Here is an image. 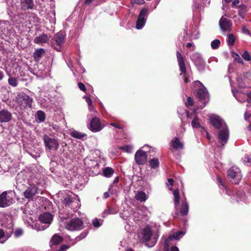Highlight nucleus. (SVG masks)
<instances>
[{"mask_svg": "<svg viewBox=\"0 0 251 251\" xmlns=\"http://www.w3.org/2000/svg\"><path fill=\"white\" fill-rule=\"evenodd\" d=\"M62 241V237L57 234H55L51 238L50 243H51V245H57L61 243Z\"/></svg>", "mask_w": 251, "mask_h": 251, "instance_id": "nucleus-26", "label": "nucleus"}, {"mask_svg": "<svg viewBox=\"0 0 251 251\" xmlns=\"http://www.w3.org/2000/svg\"><path fill=\"white\" fill-rule=\"evenodd\" d=\"M89 129L94 132L100 131L103 128V126L98 118L94 117L90 121Z\"/></svg>", "mask_w": 251, "mask_h": 251, "instance_id": "nucleus-12", "label": "nucleus"}, {"mask_svg": "<svg viewBox=\"0 0 251 251\" xmlns=\"http://www.w3.org/2000/svg\"><path fill=\"white\" fill-rule=\"evenodd\" d=\"M168 182L170 183V185L171 186H173V184H174V180L173 178H169L168 179Z\"/></svg>", "mask_w": 251, "mask_h": 251, "instance_id": "nucleus-62", "label": "nucleus"}, {"mask_svg": "<svg viewBox=\"0 0 251 251\" xmlns=\"http://www.w3.org/2000/svg\"><path fill=\"white\" fill-rule=\"evenodd\" d=\"M45 50L44 49L36 50L33 53V57L35 61L38 62L41 58L45 54Z\"/></svg>", "mask_w": 251, "mask_h": 251, "instance_id": "nucleus-22", "label": "nucleus"}, {"mask_svg": "<svg viewBox=\"0 0 251 251\" xmlns=\"http://www.w3.org/2000/svg\"><path fill=\"white\" fill-rule=\"evenodd\" d=\"M53 219V215L50 212H44L39 217V221L44 224H50Z\"/></svg>", "mask_w": 251, "mask_h": 251, "instance_id": "nucleus-18", "label": "nucleus"}, {"mask_svg": "<svg viewBox=\"0 0 251 251\" xmlns=\"http://www.w3.org/2000/svg\"><path fill=\"white\" fill-rule=\"evenodd\" d=\"M246 95L248 98L247 100L248 102L251 103V91L247 93Z\"/></svg>", "mask_w": 251, "mask_h": 251, "instance_id": "nucleus-54", "label": "nucleus"}, {"mask_svg": "<svg viewBox=\"0 0 251 251\" xmlns=\"http://www.w3.org/2000/svg\"><path fill=\"white\" fill-rule=\"evenodd\" d=\"M113 213L114 212L112 211V210L110 209L109 207L107 206V209H105L103 212V217H104L106 215Z\"/></svg>", "mask_w": 251, "mask_h": 251, "instance_id": "nucleus-45", "label": "nucleus"}, {"mask_svg": "<svg viewBox=\"0 0 251 251\" xmlns=\"http://www.w3.org/2000/svg\"><path fill=\"white\" fill-rule=\"evenodd\" d=\"M136 200L141 202H143L146 201L147 198L146 193L143 191H139L137 193L135 197Z\"/></svg>", "mask_w": 251, "mask_h": 251, "instance_id": "nucleus-28", "label": "nucleus"}, {"mask_svg": "<svg viewBox=\"0 0 251 251\" xmlns=\"http://www.w3.org/2000/svg\"><path fill=\"white\" fill-rule=\"evenodd\" d=\"M78 88L80 89V90H81L83 92H85L86 91V87L83 83H82V82L78 83Z\"/></svg>", "mask_w": 251, "mask_h": 251, "instance_id": "nucleus-50", "label": "nucleus"}, {"mask_svg": "<svg viewBox=\"0 0 251 251\" xmlns=\"http://www.w3.org/2000/svg\"><path fill=\"white\" fill-rule=\"evenodd\" d=\"M235 37L233 34H229L228 35L227 43L228 46H232L234 45L235 42Z\"/></svg>", "mask_w": 251, "mask_h": 251, "instance_id": "nucleus-31", "label": "nucleus"}, {"mask_svg": "<svg viewBox=\"0 0 251 251\" xmlns=\"http://www.w3.org/2000/svg\"><path fill=\"white\" fill-rule=\"evenodd\" d=\"M149 163L151 169H156L159 166V161L158 158H153L150 160Z\"/></svg>", "mask_w": 251, "mask_h": 251, "instance_id": "nucleus-27", "label": "nucleus"}, {"mask_svg": "<svg viewBox=\"0 0 251 251\" xmlns=\"http://www.w3.org/2000/svg\"><path fill=\"white\" fill-rule=\"evenodd\" d=\"M219 25L221 29L224 31L230 30L232 26L231 21L227 18L222 17L219 21Z\"/></svg>", "mask_w": 251, "mask_h": 251, "instance_id": "nucleus-15", "label": "nucleus"}, {"mask_svg": "<svg viewBox=\"0 0 251 251\" xmlns=\"http://www.w3.org/2000/svg\"><path fill=\"white\" fill-rule=\"evenodd\" d=\"M70 135L76 139H83L84 137H86V134L76 130H73L70 132Z\"/></svg>", "mask_w": 251, "mask_h": 251, "instance_id": "nucleus-24", "label": "nucleus"}, {"mask_svg": "<svg viewBox=\"0 0 251 251\" xmlns=\"http://www.w3.org/2000/svg\"><path fill=\"white\" fill-rule=\"evenodd\" d=\"M229 132L227 128H224L221 130L218 133V138L220 142L223 145H225L228 139Z\"/></svg>", "mask_w": 251, "mask_h": 251, "instance_id": "nucleus-14", "label": "nucleus"}, {"mask_svg": "<svg viewBox=\"0 0 251 251\" xmlns=\"http://www.w3.org/2000/svg\"><path fill=\"white\" fill-rule=\"evenodd\" d=\"M152 236V232L151 228L149 226L146 227L143 232V238L146 242V245L149 247H153L156 243V240L154 239L152 241L150 242L151 237Z\"/></svg>", "mask_w": 251, "mask_h": 251, "instance_id": "nucleus-5", "label": "nucleus"}, {"mask_svg": "<svg viewBox=\"0 0 251 251\" xmlns=\"http://www.w3.org/2000/svg\"><path fill=\"white\" fill-rule=\"evenodd\" d=\"M145 3L144 0H131V4L132 6L134 4L141 5Z\"/></svg>", "mask_w": 251, "mask_h": 251, "instance_id": "nucleus-44", "label": "nucleus"}, {"mask_svg": "<svg viewBox=\"0 0 251 251\" xmlns=\"http://www.w3.org/2000/svg\"><path fill=\"white\" fill-rule=\"evenodd\" d=\"M12 114L7 109H2L0 111V122H8L12 119Z\"/></svg>", "mask_w": 251, "mask_h": 251, "instance_id": "nucleus-16", "label": "nucleus"}, {"mask_svg": "<svg viewBox=\"0 0 251 251\" xmlns=\"http://www.w3.org/2000/svg\"><path fill=\"white\" fill-rule=\"evenodd\" d=\"M173 240L172 239V237H169L166 239L164 243V251H169V246L170 245V242Z\"/></svg>", "mask_w": 251, "mask_h": 251, "instance_id": "nucleus-35", "label": "nucleus"}, {"mask_svg": "<svg viewBox=\"0 0 251 251\" xmlns=\"http://www.w3.org/2000/svg\"><path fill=\"white\" fill-rule=\"evenodd\" d=\"M110 125H111V126H112L118 129H121L123 128V126L119 123H112Z\"/></svg>", "mask_w": 251, "mask_h": 251, "instance_id": "nucleus-51", "label": "nucleus"}, {"mask_svg": "<svg viewBox=\"0 0 251 251\" xmlns=\"http://www.w3.org/2000/svg\"><path fill=\"white\" fill-rule=\"evenodd\" d=\"M134 158L136 163L138 165H144L147 162V153L143 150H139L136 152Z\"/></svg>", "mask_w": 251, "mask_h": 251, "instance_id": "nucleus-11", "label": "nucleus"}, {"mask_svg": "<svg viewBox=\"0 0 251 251\" xmlns=\"http://www.w3.org/2000/svg\"><path fill=\"white\" fill-rule=\"evenodd\" d=\"M4 75L2 71L0 70V80H2L3 78Z\"/></svg>", "mask_w": 251, "mask_h": 251, "instance_id": "nucleus-64", "label": "nucleus"}, {"mask_svg": "<svg viewBox=\"0 0 251 251\" xmlns=\"http://www.w3.org/2000/svg\"><path fill=\"white\" fill-rule=\"evenodd\" d=\"M227 176L230 182L235 184H239L242 179L239 169L235 167H231L227 171Z\"/></svg>", "mask_w": 251, "mask_h": 251, "instance_id": "nucleus-2", "label": "nucleus"}, {"mask_svg": "<svg viewBox=\"0 0 251 251\" xmlns=\"http://www.w3.org/2000/svg\"><path fill=\"white\" fill-rule=\"evenodd\" d=\"M94 0H85L84 3L86 5L90 4Z\"/></svg>", "mask_w": 251, "mask_h": 251, "instance_id": "nucleus-61", "label": "nucleus"}, {"mask_svg": "<svg viewBox=\"0 0 251 251\" xmlns=\"http://www.w3.org/2000/svg\"><path fill=\"white\" fill-rule=\"evenodd\" d=\"M193 60L195 65L198 67H199L200 69L204 68L205 63L200 54H196L194 55Z\"/></svg>", "mask_w": 251, "mask_h": 251, "instance_id": "nucleus-19", "label": "nucleus"}, {"mask_svg": "<svg viewBox=\"0 0 251 251\" xmlns=\"http://www.w3.org/2000/svg\"><path fill=\"white\" fill-rule=\"evenodd\" d=\"M148 9L146 8H142L139 13L136 23V28L138 29H141L146 23L145 17L147 16Z\"/></svg>", "mask_w": 251, "mask_h": 251, "instance_id": "nucleus-9", "label": "nucleus"}, {"mask_svg": "<svg viewBox=\"0 0 251 251\" xmlns=\"http://www.w3.org/2000/svg\"><path fill=\"white\" fill-rule=\"evenodd\" d=\"M173 195L174 197V204L175 207L176 209L178 206V204L180 202V195L178 189H175L173 192Z\"/></svg>", "mask_w": 251, "mask_h": 251, "instance_id": "nucleus-25", "label": "nucleus"}, {"mask_svg": "<svg viewBox=\"0 0 251 251\" xmlns=\"http://www.w3.org/2000/svg\"><path fill=\"white\" fill-rule=\"evenodd\" d=\"M119 181V177L118 176H117L114 179V180L113 181V183L114 184L117 183H118Z\"/></svg>", "mask_w": 251, "mask_h": 251, "instance_id": "nucleus-63", "label": "nucleus"}, {"mask_svg": "<svg viewBox=\"0 0 251 251\" xmlns=\"http://www.w3.org/2000/svg\"><path fill=\"white\" fill-rule=\"evenodd\" d=\"M92 224L96 227H99L100 226L99 220L97 218H95L93 220Z\"/></svg>", "mask_w": 251, "mask_h": 251, "instance_id": "nucleus-49", "label": "nucleus"}, {"mask_svg": "<svg viewBox=\"0 0 251 251\" xmlns=\"http://www.w3.org/2000/svg\"><path fill=\"white\" fill-rule=\"evenodd\" d=\"M50 37L46 34L43 33L35 37L34 39V42L37 44H44L47 43Z\"/></svg>", "mask_w": 251, "mask_h": 251, "instance_id": "nucleus-20", "label": "nucleus"}, {"mask_svg": "<svg viewBox=\"0 0 251 251\" xmlns=\"http://www.w3.org/2000/svg\"><path fill=\"white\" fill-rule=\"evenodd\" d=\"M73 202V198L70 195H67L64 198V203L67 206H70Z\"/></svg>", "mask_w": 251, "mask_h": 251, "instance_id": "nucleus-36", "label": "nucleus"}, {"mask_svg": "<svg viewBox=\"0 0 251 251\" xmlns=\"http://www.w3.org/2000/svg\"><path fill=\"white\" fill-rule=\"evenodd\" d=\"M65 35L61 31L57 32L54 36L53 40L55 44H52L51 46L56 50L59 51L61 50V47L64 44L65 41Z\"/></svg>", "mask_w": 251, "mask_h": 251, "instance_id": "nucleus-4", "label": "nucleus"}, {"mask_svg": "<svg viewBox=\"0 0 251 251\" xmlns=\"http://www.w3.org/2000/svg\"><path fill=\"white\" fill-rule=\"evenodd\" d=\"M217 184H218L219 188L221 189H223V190L224 189L226 191V187L224 181L219 176H217Z\"/></svg>", "mask_w": 251, "mask_h": 251, "instance_id": "nucleus-32", "label": "nucleus"}, {"mask_svg": "<svg viewBox=\"0 0 251 251\" xmlns=\"http://www.w3.org/2000/svg\"><path fill=\"white\" fill-rule=\"evenodd\" d=\"M14 202L13 198L7 195L6 191L0 195V207H6L12 204Z\"/></svg>", "mask_w": 251, "mask_h": 251, "instance_id": "nucleus-8", "label": "nucleus"}, {"mask_svg": "<svg viewBox=\"0 0 251 251\" xmlns=\"http://www.w3.org/2000/svg\"><path fill=\"white\" fill-rule=\"evenodd\" d=\"M176 57L180 71L182 74H184V81L185 83H187L190 81V80H189L188 77L186 75V68L185 64L184 59L179 51L176 52Z\"/></svg>", "mask_w": 251, "mask_h": 251, "instance_id": "nucleus-6", "label": "nucleus"}, {"mask_svg": "<svg viewBox=\"0 0 251 251\" xmlns=\"http://www.w3.org/2000/svg\"><path fill=\"white\" fill-rule=\"evenodd\" d=\"M210 123L216 129L222 127V120L217 116H211L209 118Z\"/></svg>", "mask_w": 251, "mask_h": 251, "instance_id": "nucleus-17", "label": "nucleus"}, {"mask_svg": "<svg viewBox=\"0 0 251 251\" xmlns=\"http://www.w3.org/2000/svg\"><path fill=\"white\" fill-rule=\"evenodd\" d=\"M43 141L45 147L47 149L50 151H57L59 146V144L57 139L50 137L47 134H45L43 136Z\"/></svg>", "mask_w": 251, "mask_h": 251, "instance_id": "nucleus-3", "label": "nucleus"}, {"mask_svg": "<svg viewBox=\"0 0 251 251\" xmlns=\"http://www.w3.org/2000/svg\"><path fill=\"white\" fill-rule=\"evenodd\" d=\"M83 221L79 218H73L65 222V228L70 231L80 230L84 228Z\"/></svg>", "mask_w": 251, "mask_h": 251, "instance_id": "nucleus-1", "label": "nucleus"}, {"mask_svg": "<svg viewBox=\"0 0 251 251\" xmlns=\"http://www.w3.org/2000/svg\"><path fill=\"white\" fill-rule=\"evenodd\" d=\"M191 125L194 128H198L200 127L201 125L199 122V119L197 116H195L193 120L192 121Z\"/></svg>", "mask_w": 251, "mask_h": 251, "instance_id": "nucleus-37", "label": "nucleus"}, {"mask_svg": "<svg viewBox=\"0 0 251 251\" xmlns=\"http://www.w3.org/2000/svg\"><path fill=\"white\" fill-rule=\"evenodd\" d=\"M119 149L128 153H131L132 150V148L129 145L122 146Z\"/></svg>", "mask_w": 251, "mask_h": 251, "instance_id": "nucleus-40", "label": "nucleus"}, {"mask_svg": "<svg viewBox=\"0 0 251 251\" xmlns=\"http://www.w3.org/2000/svg\"><path fill=\"white\" fill-rule=\"evenodd\" d=\"M235 55L236 56L235 59L237 61V62L239 63L243 64L244 62L242 59L239 56V55L236 53H235Z\"/></svg>", "mask_w": 251, "mask_h": 251, "instance_id": "nucleus-52", "label": "nucleus"}, {"mask_svg": "<svg viewBox=\"0 0 251 251\" xmlns=\"http://www.w3.org/2000/svg\"><path fill=\"white\" fill-rule=\"evenodd\" d=\"M242 30H243V31L244 33H246V34H250V30H249L248 29L246 28L245 27H244L242 28Z\"/></svg>", "mask_w": 251, "mask_h": 251, "instance_id": "nucleus-57", "label": "nucleus"}, {"mask_svg": "<svg viewBox=\"0 0 251 251\" xmlns=\"http://www.w3.org/2000/svg\"><path fill=\"white\" fill-rule=\"evenodd\" d=\"M23 233V231L21 228H17L14 232V235L16 237H19L21 236Z\"/></svg>", "mask_w": 251, "mask_h": 251, "instance_id": "nucleus-46", "label": "nucleus"}, {"mask_svg": "<svg viewBox=\"0 0 251 251\" xmlns=\"http://www.w3.org/2000/svg\"><path fill=\"white\" fill-rule=\"evenodd\" d=\"M244 161L248 163H251V158L250 156L246 154L244 157Z\"/></svg>", "mask_w": 251, "mask_h": 251, "instance_id": "nucleus-53", "label": "nucleus"}, {"mask_svg": "<svg viewBox=\"0 0 251 251\" xmlns=\"http://www.w3.org/2000/svg\"><path fill=\"white\" fill-rule=\"evenodd\" d=\"M208 95V93L206 88L203 87L198 89L196 92V97L198 100L202 103L201 105V109L203 108L206 105V98Z\"/></svg>", "mask_w": 251, "mask_h": 251, "instance_id": "nucleus-10", "label": "nucleus"}, {"mask_svg": "<svg viewBox=\"0 0 251 251\" xmlns=\"http://www.w3.org/2000/svg\"><path fill=\"white\" fill-rule=\"evenodd\" d=\"M220 43V41L219 39H215L211 43V48L214 50L217 49L219 47Z\"/></svg>", "mask_w": 251, "mask_h": 251, "instance_id": "nucleus-39", "label": "nucleus"}, {"mask_svg": "<svg viewBox=\"0 0 251 251\" xmlns=\"http://www.w3.org/2000/svg\"><path fill=\"white\" fill-rule=\"evenodd\" d=\"M88 234V231H83L82 232L80 233V234L79 236H77L76 237L75 240V243L78 242L82 239L85 238Z\"/></svg>", "mask_w": 251, "mask_h": 251, "instance_id": "nucleus-38", "label": "nucleus"}, {"mask_svg": "<svg viewBox=\"0 0 251 251\" xmlns=\"http://www.w3.org/2000/svg\"><path fill=\"white\" fill-rule=\"evenodd\" d=\"M86 101L88 103V105L91 106L92 104V101L90 98L89 97H86Z\"/></svg>", "mask_w": 251, "mask_h": 251, "instance_id": "nucleus-55", "label": "nucleus"}, {"mask_svg": "<svg viewBox=\"0 0 251 251\" xmlns=\"http://www.w3.org/2000/svg\"><path fill=\"white\" fill-rule=\"evenodd\" d=\"M37 116L38 120L40 122H43L45 120V114L41 110H39L37 112Z\"/></svg>", "mask_w": 251, "mask_h": 251, "instance_id": "nucleus-33", "label": "nucleus"}, {"mask_svg": "<svg viewBox=\"0 0 251 251\" xmlns=\"http://www.w3.org/2000/svg\"><path fill=\"white\" fill-rule=\"evenodd\" d=\"M114 173V170L109 167H106L103 170V175L106 177H110Z\"/></svg>", "mask_w": 251, "mask_h": 251, "instance_id": "nucleus-29", "label": "nucleus"}, {"mask_svg": "<svg viewBox=\"0 0 251 251\" xmlns=\"http://www.w3.org/2000/svg\"><path fill=\"white\" fill-rule=\"evenodd\" d=\"M4 236V233L2 229L0 228V239Z\"/></svg>", "mask_w": 251, "mask_h": 251, "instance_id": "nucleus-59", "label": "nucleus"}, {"mask_svg": "<svg viewBox=\"0 0 251 251\" xmlns=\"http://www.w3.org/2000/svg\"><path fill=\"white\" fill-rule=\"evenodd\" d=\"M242 57L246 61H250L251 60V56L249 52L247 50L244 51L243 54L242 55Z\"/></svg>", "mask_w": 251, "mask_h": 251, "instance_id": "nucleus-42", "label": "nucleus"}, {"mask_svg": "<svg viewBox=\"0 0 251 251\" xmlns=\"http://www.w3.org/2000/svg\"><path fill=\"white\" fill-rule=\"evenodd\" d=\"M192 86L193 88H198V89L204 87L202 83L198 80L194 81Z\"/></svg>", "mask_w": 251, "mask_h": 251, "instance_id": "nucleus-43", "label": "nucleus"}, {"mask_svg": "<svg viewBox=\"0 0 251 251\" xmlns=\"http://www.w3.org/2000/svg\"><path fill=\"white\" fill-rule=\"evenodd\" d=\"M70 246L68 245H62L60 246L59 250H57V251H66L67 250H68Z\"/></svg>", "mask_w": 251, "mask_h": 251, "instance_id": "nucleus-48", "label": "nucleus"}, {"mask_svg": "<svg viewBox=\"0 0 251 251\" xmlns=\"http://www.w3.org/2000/svg\"><path fill=\"white\" fill-rule=\"evenodd\" d=\"M188 203L186 201H185L182 202L181 205L179 210L180 215L182 216L187 215L188 212Z\"/></svg>", "mask_w": 251, "mask_h": 251, "instance_id": "nucleus-23", "label": "nucleus"}, {"mask_svg": "<svg viewBox=\"0 0 251 251\" xmlns=\"http://www.w3.org/2000/svg\"><path fill=\"white\" fill-rule=\"evenodd\" d=\"M182 234L181 231H176L174 232L173 235H169L170 237H172V239L178 240L180 236Z\"/></svg>", "mask_w": 251, "mask_h": 251, "instance_id": "nucleus-41", "label": "nucleus"}, {"mask_svg": "<svg viewBox=\"0 0 251 251\" xmlns=\"http://www.w3.org/2000/svg\"><path fill=\"white\" fill-rule=\"evenodd\" d=\"M18 102L24 108H31L33 99L24 94L18 95Z\"/></svg>", "mask_w": 251, "mask_h": 251, "instance_id": "nucleus-7", "label": "nucleus"}, {"mask_svg": "<svg viewBox=\"0 0 251 251\" xmlns=\"http://www.w3.org/2000/svg\"><path fill=\"white\" fill-rule=\"evenodd\" d=\"M22 2L23 6L27 9H31L33 8V0H23Z\"/></svg>", "mask_w": 251, "mask_h": 251, "instance_id": "nucleus-30", "label": "nucleus"}, {"mask_svg": "<svg viewBox=\"0 0 251 251\" xmlns=\"http://www.w3.org/2000/svg\"><path fill=\"white\" fill-rule=\"evenodd\" d=\"M172 147L176 150L183 149V144L180 142L178 137H175L172 141Z\"/></svg>", "mask_w": 251, "mask_h": 251, "instance_id": "nucleus-21", "label": "nucleus"}, {"mask_svg": "<svg viewBox=\"0 0 251 251\" xmlns=\"http://www.w3.org/2000/svg\"><path fill=\"white\" fill-rule=\"evenodd\" d=\"M187 106H193L194 105V101L193 98L188 97L187 99V102L186 103Z\"/></svg>", "mask_w": 251, "mask_h": 251, "instance_id": "nucleus-47", "label": "nucleus"}, {"mask_svg": "<svg viewBox=\"0 0 251 251\" xmlns=\"http://www.w3.org/2000/svg\"><path fill=\"white\" fill-rule=\"evenodd\" d=\"M110 195L109 194V193L107 192H104L103 194V198L104 199H107L109 197Z\"/></svg>", "mask_w": 251, "mask_h": 251, "instance_id": "nucleus-60", "label": "nucleus"}, {"mask_svg": "<svg viewBox=\"0 0 251 251\" xmlns=\"http://www.w3.org/2000/svg\"><path fill=\"white\" fill-rule=\"evenodd\" d=\"M38 190L39 189L35 185H30L24 192V196L28 200L32 199L38 193Z\"/></svg>", "mask_w": 251, "mask_h": 251, "instance_id": "nucleus-13", "label": "nucleus"}, {"mask_svg": "<svg viewBox=\"0 0 251 251\" xmlns=\"http://www.w3.org/2000/svg\"><path fill=\"white\" fill-rule=\"evenodd\" d=\"M169 251H179V249L176 246H173L170 249H169Z\"/></svg>", "mask_w": 251, "mask_h": 251, "instance_id": "nucleus-56", "label": "nucleus"}, {"mask_svg": "<svg viewBox=\"0 0 251 251\" xmlns=\"http://www.w3.org/2000/svg\"><path fill=\"white\" fill-rule=\"evenodd\" d=\"M9 85L13 87H16L18 85V80L14 77H10L8 79Z\"/></svg>", "mask_w": 251, "mask_h": 251, "instance_id": "nucleus-34", "label": "nucleus"}, {"mask_svg": "<svg viewBox=\"0 0 251 251\" xmlns=\"http://www.w3.org/2000/svg\"><path fill=\"white\" fill-rule=\"evenodd\" d=\"M180 214V212L178 211V209H177L173 214V216L175 218L178 217Z\"/></svg>", "mask_w": 251, "mask_h": 251, "instance_id": "nucleus-58", "label": "nucleus"}]
</instances>
